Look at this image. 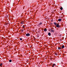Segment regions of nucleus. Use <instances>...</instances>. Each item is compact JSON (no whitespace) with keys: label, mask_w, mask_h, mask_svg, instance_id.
<instances>
[{"label":"nucleus","mask_w":67,"mask_h":67,"mask_svg":"<svg viewBox=\"0 0 67 67\" xmlns=\"http://www.w3.org/2000/svg\"><path fill=\"white\" fill-rule=\"evenodd\" d=\"M51 32H52L53 33H54L55 31L53 29H51Z\"/></svg>","instance_id":"f257e3e1"},{"label":"nucleus","mask_w":67,"mask_h":67,"mask_svg":"<svg viewBox=\"0 0 67 67\" xmlns=\"http://www.w3.org/2000/svg\"><path fill=\"white\" fill-rule=\"evenodd\" d=\"M26 36H30V34H27L26 35Z\"/></svg>","instance_id":"f03ea898"},{"label":"nucleus","mask_w":67,"mask_h":67,"mask_svg":"<svg viewBox=\"0 0 67 67\" xmlns=\"http://www.w3.org/2000/svg\"><path fill=\"white\" fill-rule=\"evenodd\" d=\"M56 26L57 27H59V24H57Z\"/></svg>","instance_id":"7ed1b4c3"},{"label":"nucleus","mask_w":67,"mask_h":67,"mask_svg":"<svg viewBox=\"0 0 67 67\" xmlns=\"http://www.w3.org/2000/svg\"><path fill=\"white\" fill-rule=\"evenodd\" d=\"M43 24V23L42 22H40L39 23L38 25H42Z\"/></svg>","instance_id":"20e7f679"},{"label":"nucleus","mask_w":67,"mask_h":67,"mask_svg":"<svg viewBox=\"0 0 67 67\" xmlns=\"http://www.w3.org/2000/svg\"><path fill=\"white\" fill-rule=\"evenodd\" d=\"M24 23V21H22L21 22H20V23L21 24H23Z\"/></svg>","instance_id":"39448f33"},{"label":"nucleus","mask_w":67,"mask_h":67,"mask_svg":"<svg viewBox=\"0 0 67 67\" xmlns=\"http://www.w3.org/2000/svg\"><path fill=\"white\" fill-rule=\"evenodd\" d=\"M61 20H62V19H59L58 20V21L59 22H60V21H61Z\"/></svg>","instance_id":"423d86ee"},{"label":"nucleus","mask_w":67,"mask_h":67,"mask_svg":"<svg viewBox=\"0 0 67 67\" xmlns=\"http://www.w3.org/2000/svg\"><path fill=\"white\" fill-rule=\"evenodd\" d=\"M44 32H46V31H47V29H44Z\"/></svg>","instance_id":"0eeeda50"},{"label":"nucleus","mask_w":67,"mask_h":67,"mask_svg":"<svg viewBox=\"0 0 67 67\" xmlns=\"http://www.w3.org/2000/svg\"><path fill=\"white\" fill-rule=\"evenodd\" d=\"M48 35H49V36H51V33L50 32H49L48 33Z\"/></svg>","instance_id":"6e6552de"},{"label":"nucleus","mask_w":67,"mask_h":67,"mask_svg":"<svg viewBox=\"0 0 67 67\" xmlns=\"http://www.w3.org/2000/svg\"><path fill=\"white\" fill-rule=\"evenodd\" d=\"M64 47H65V46H64V45H63L62 46V48H64Z\"/></svg>","instance_id":"1a4fd4ad"},{"label":"nucleus","mask_w":67,"mask_h":67,"mask_svg":"<svg viewBox=\"0 0 67 67\" xmlns=\"http://www.w3.org/2000/svg\"><path fill=\"white\" fill-rule=\"evenodd\" d=\"M58 49H61V47H59L58 48Z\"/></svg>","instance_id":"9d476101"},{"label":"nucleus","mask_w":67,"mask_h":67,"mask_svg":"<svg viewBox=\"0 0 67 67\" xmlns=\"http://www.w3.org/2000/svg\"><path fill=\"white\" fill-rule=\"evenodd\" d=\"M54 25H56V24L57 25V23H54Z\"/></svg>","instance_id":"9b49d317"},{"label":"nucleus","mask_w":67,"mask_h":67,"mask_svg":"<svg viewBox=\"0 0 67 67\" xmlns=\"http://www.w3.org/2000/svg\"><path fill=\"white\" fill-rule=\"evenodd\" d=\"M2 64H0V66H1V67H2Z\"/></svg>","instance_id":"f8f14e48"},{"label":"nucleus","mask_w":67,"mask_h":67,"mask_svg":"<svg viewBox=\"0 0 67 67\" xmlns=\"http://www.w3.org/2000/svg\"><path fill=\"white\" fill-rule=\"evenodd\" d=\"M60 9L61 10H63V7H61Z\"/></svg>","instance_id":"ddd939ff"},{"label":"nucleus","mask_w":67,"mask_h":67,"mask_svg":"<svg viewBox=\"0 0 67 67\" xmlns=\"http://www.w3.org/2000/svg\"><path fill=\"white\" fill-rule=\"evenodd\" d=\"M53 65L54 66V67H56V66L55 65V64H53Z\"/></svg>","instance_id":"4468645a"},{"label":"nucleus","mask_w":67,"mask_h":67,"mask_svg":"<svg viewBox=\"0 0 67 67\" xmlns=\"http://www.w3.org/2000/svg\"><path fill=\"white\" fill-rule=\"evenodd\" d=\"M9 62H12V60H9Z\"/></svg>","instance_id":"2eb2a0df"},{"label":"nucleus","mask_w":67,"mask_h":67,"mask_svg":"<svg viewBox=\"0 0 67 67\" xmlns=\"http://www.w3.org/2000/svg\"><path fill=\"white\" fill-rule=\"evenodd\" d=\"M21 32H23V30H21Z\"/></svg>","instance_id":"dca6fc26"},{"label":"nucleus","mask_w":67,"mask_h":67,"mask_svg":"<svg viewBox=\"0 0 67 67\" xmlns=\"http://www.w3.org/2000/svg\"><path fill=\"white\" fill-rule=\"evenodd\" d=\"M20 41H22V38H20Z\"/></svg>","instance_id":"f3484780"},{"label":"nucleus","mask_w":67,"mask_h":67,"mask_svg":"<svg viewBox=\"0 0 67 67\" xmlns=\"http://www.w3.org/2000/svg\"><path fill=\"white\" fill-rule=\"evenodd\" d=\"M23 28H24L25 27V26H23Z\"/></svg>","instance_id":"a211bd4d"},{"label":"nucleus","mask_w":67,"mask_h":67,"mask_svg":"<svg viewBox=\"0 0 67 67\" xmlns=\"http://www.w3.org/2000/svg\"><path fill=\"white\" fill-rule=\"evenodd\" d=\"M55 54L56 55H57V54L55 53Z\"/></svg>","instance_id":"6ab92c4d"},{"label":"nucleus","mask_w":67,"mask_h":67,"mask_svg":"<svg viewBox=\"0 0 67 67\" xmlns=\"http://www.w3.org/2000/svg\"><path fill=\"white\" fill-rule=\"evenodd\" d=\"M52 67H54V65H52Z\"/></svg>","instance_id":"aec40b11"}]
</instances>
